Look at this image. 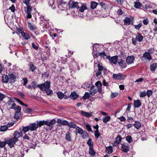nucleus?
I'll return each mask as SVG.
<instances>
[{
    "label": "nucleus",
    "mask_w": 157,
    "mask_h": 157,
    "mask_svg": "<svg viewBox=\"0 0 157 157\" xmlns=\"http://www.w3.org/2000/svg\"><path fill=\"white\" fill-rule=\"evenodd\" d=\"M99 48L98 45L97 44H94L93 46V52L92 53L94 58H96L100 56L104 58L108 59V56H107L105 52H99Z\"/></svg>",
    "instance_id": "f257e3e1"
},
{
    "label": "nucleus",
    "mask_w": 157,
    "mask_h": 157,
    "mask_svg": "<svg viewBox=\"0 0 157 157\" xmlns=\"http://www.w3.org/2000/svg\"><path fill=\"white\" fill-rule=\"evenodd\" d=\"M50 82L47 81L44 83L40 85H38L37 86L42 91H44L49 89L50 87Z\"/></svg>",
    "instance_id": "f03ea898"
},
{
    "label": "nucleus",
    "mask_w": 157,
    "mask_h": 157,
    "mask_svg": "<svg viewBox=\"0 0 157 157\" xmlns=\"http://www.w3.org/2000/svg\"><path fill=\"white\" fill-rule=\"evenodd\" d=\"M5 141L10 148L14 147L16 142L17 141L13 137L11 138H5Z\"/></svg>",
    "instance_id": "7ed1b4c3"
},
{
    "label": "nucleus",
    "mask_w": 157,
    "mask_h": 157,
    "mask_svg": "<svg viewBox=\"0 0 157 157\" xmlns=\"http://www.w3.org/2000/svg\"><path fill=\"white\" fill-rule=\"evenodd\" d=\"M68 6L71 9L79 8L78 3L72 0H70L68 2Z\"/></svg>",
    "instance_id": "20e7f679"
},
{
    "label": "nucleus",
    "mask_w": 157,
    "mask_h": 157,
    "mask_svg": "<svg viewBox=\"0 0 157 157\" xmlns=\"http://www.w3.org/2000/svg\"><path fill=\"white\" fill-rule=\"evenodd\" d=\"M56 123V121L55 119H52L50 121H45V125H47L48 126V129L51 130L53 127V125Z\"/></svg>",
    "instance_id": "39448f33"
},
{
    "label": "nucleus",
    "mask_w": 157,
    "mask_h": 157,
    "mask_svg": "<svg viewBox=\"0 0 157 157\" xmlns=\"http://www.w3.org/2000/svg\"><path fill=\"white\" fill-rule=\"evenodd\" d=\"M141 59L142 61H144L145 59L150 61L152 59V58L149 52H145L144 53L143 56Z\"/></svg>",
    "instance_id": "423d86ee"
},
{
    "label": "nucleus",
    "mask_w": 157,
    "mask_h": 157,
    "mask_svg": "<svg viewBox=\"0 0 157 157\" xmlns=\"http://www.w3.org/2000/svg\"><path fill=\"white\" fill-rule=\"evenodd\" d=\"M32 7L30 6H29L27 7L26 10H25V13L27 15L26 16V17L27 18H31L32 17V15L31 14V13L32 11Z\"/></svg>",
    "instance_id": "0eeeda50"
},
{
    "label": "nucleus",
    "mask_w": 157,
    "mask_h": 157,
    "mask_svg": "<svg viewBox=\"0 0 157 157\" xmlns=\"http://www.w3.org/2000/svg\"><path fill=\"white\" fill-rule=\"evenodd\" d=\"M13 138L17 141L18 139L22 136V133L21 131H16L13 134Z\"/></svg>",
    "instance_id": "6e6552de"
},
{
    "label": "nucleus",
    "mask_w": 157,
    "mask_h": 157,
    "mask_svg": "<svg viewBox=\"0 0 157 157\" xmlns=\"http://www.w3.org/2000/svg\"><path fill=\"white\" fill-rule=\"evenodd\" d=\"M121 150L124 152H127L129 150V147L128 145L125 144H122Z\"/></svg>",
    "instance_id": "1a4fd4ad"
},
{
    "label": "nucleus",
    "mask_w": 157,
    "mask_h": 157,
    "mask_svg": "<svg viewBox=\"0 0 157 157\" xmlns=\"http://www.w3.org/2000/svg\"><path fill=\"white\" fill-rule=\"evenodd\" d=\"M135 59V57L133 56H128L126 59L127 63L128 64H131L132 63Z\"/></svg>",
    "instance_id": "9d476101"
},
{
    "label": "nucleus",
    "mask_w": 157,
    "mask_h": 157,
    "mask_svg": "<svg viewBox=\"0 0 157 157\" xmlns=\"http://www.w3.org/2000/svg\"><path fill=\"white\" fill-rule=\"evenodd\" d=\"M57 123L59 124H58L57 126H61V124L67 125L68 124V122L67 121L59 119H58Z\"/></svg>",
    "instance_id": "9b49d317"
},
{
    "label": "nucleus",
    "mask_w": 157,
    "mask_h": 157,
    "mask_svg": "<svg viewBox=\"0 0 157 157\" xmlns=\"http://www.w3.org/2000/svg\"><path fill=\"white\" fill-rule=\"evenodd\" d=\"M9 81L10 82H13L16 80V77L13 73L9 74L8 75Z\"/></svg>",
    "instance_id": "f8f14e48"
},
{
    "label": "nucleus",
    "mask_w": 157,
    "mask_h": 157,
    "mask_svg": "<svg viewBox=\"0 0 157 157\" xmlns=\"http://www.w3.org/2000/svg\"><path fill=\"white\" fill-rule=\"evenodd\" d=\"M29 126L30 130L32 131L36 130L38 128V125L36 123L30 124Z\"/></svg>",
    "instance_id": "ddd939ff"
},
{
    "label": "nucleus",
    "mask_w": 157,
    "mask_h": 157,
    "mask_svg": "<svg viewBox=\"0 0 157 157\" xmlns=\"http://www.w3.org/2000/svg\"><path fill=\"white\" fill-rule=\"evenodd\" d=\"M108 59L111 63L114 64H116L117 61V57L116 56H113L111 58L109 56Z\"/></svg>",
    "instance_id": "4468645a"
},
{
    "label": "nucleus",
    "mask_w": 157,
    "mask_h": 157,
    "mask_svg": "<svg viewBox=\"0 0 157 157\" xmlns=\"http://www.w3.org/2000/svg\"><path fill=\"white\" fill-rule=\"evenodd\" d=\"M113 77L114 78L116 79H122L125 76L122 75L121 74H113Z\"/></svg>",
    "instance_id": "2eb2a0df"
},
{
    "label": "nucleus",
    "mask_w": 157,
    "mask_h": 157,
    "mask_svg": "<svg viewBox=\"0 0 157 157\" xmlns=\"http://www.w3.org/2000/svg\"><path fill=\"white\" fill-rule=\"evenodd\" d=\"M98 91L96 87L94 86H91L90 89V94L93 95Z\"/></svg>",
    "instance_id": "dca6fc26"
},
{
    "label": "nucleus",
    "mask_w": 157,
    "mask_h": 157,
    "mask_svg": "<svg viewBox=\"0 0 157 157\" xmlns=\"http://www.w3.org/2000/svg\"><path fill=\"white\" fill-rule=\"evenodd\" d=\"M95 85L97 86V87L98 88V90L99 91V93H101L102 92V90H101V86H102V84L101 83L99 82L98 81L97 82L95 83Z\"/></svg>",
    "instance_id": "f3484780"
},
{
    "label": "nucleus",
    "mask_w": 157,
    "mask_h": 157,
    "mask_svg": "<svg viewBox=\"0 0 157 157\" xmlns=\"http://www.w3.org/2000/svg\"><path fill=\"white\" fill-rule=\"evenodd\" d=\"M124 24L125 25H129L130 23L132 24L133 21L128 17H126L124 20Z\"/></svg>",
    "instance_id": "a211bd4d"
},
{
    "label": "nucleus",
    "mask_w": 157,
    "mask_h": 157,
    "mask_svg": "<svg viewBox=\"0 0 157 157\" xmlns=\"http://www.w3.org/2000/svg\"><path fill=\"white\" fill-rule=\"evenodd\" d=\"M144 37L141 35V34L138 33H137L136 35V39L139 42H141L143 41Z\"/></svg>",
    "instance_id": "6ab92c4d"
},
{
    "label": "nucleus",
    "mask_w": 157,
    "mask_h": 157,
    "mask_svg": "<svg viewBox=\"0 0 157 157\" xmlns=\"http://www.w3.org/2000/svg\"><path fill=\"white\" fill-rule=\"evenodd\" d=\"M78 97V95L75 92H71L70 95V98L71 99L73 100L76 99Z\"/></svg>",
    "instance_id": "aec40b11"
},
{
    "label": "nucleus",
    "mask_w": 157,
    "mask_h": 157,
    "mask_svg": "<svg viewBox=\"0 0 157 157\" xmlns=\"http://www.w3.org/2000/svg\"><path fill=\"white\" fill-rule=\"evenodd\" d=\"M65 139L68 142L71 141V133L69 132H67L66 134Z\"/></svg>",
    "instance_id": "412c9836"
},
{
    "label": "nucleus",
    "mask_w": 157,
    "mask_h": 157,
    "mask_svg": "<svg viewBox=\"0 0 157 157\" xmlns=\"http://www.w3.org/2000/svg\"><path fill=\"white\" fill-rule=\"evenodd\" d=\"M119 66L122 68H124L126 67L125 62L122 59H120L118 62Z\"/></svg>",
    "instance_id": "4be33fe9"
},
{
    "label": "nucleus",
    "mask_w": 157,
    "mask_h": 157,
    "mask_svg": "<svg viewBox=\"0 0 157 157\" xmlns=\"http://www.w3.org/2000/svg\"><path fill=\"white\" fill-rule=\"evenodd\" d=\"M27 25L29 28L31 30H34L36 28V26L33 24H31L28 22L27 23Z\"/></svg>",
    "instance_id": "5701e85b"
},
{
    "label": "nucleus",
    "mask_w": 157,
    "mask_h": 157,
    "mask_svg": "<svg viewBox=\"0 0 157 157\" xmlns=\"http://www.w3.org/2000/svg\"><path fill=\"white\" fill-rule=\"evenodd\" d=\"M134 105L135 107H139L141 106V102L139 100H134Z\"/></svg>",
    "instance_id": "b1692460"
},
{
    "label": "nucleus",
    "mask_w": 157,
    "mask_h": 157,
    "mask_svg": "<svg viewBox=\"0 0 157 157\" xmlns=\"http://www.w3.org/2000/svg\"><path fill=\"white\" fill-rule=\"evenodd\" d=\"M8 77L7 75H2V81L4 83H7L9 81Z\"/></svg>",
    "instance_id": "393cba45"
},
{
    "label": "nucleus",
    "mask_w": 157,
    "mask_h": 157,
    "mask_svg": "<svg viewBox=\"0 0 157 157\" xmlns=\"http://www.w3.org/2000/svg\"><path fill=\"white\" fill-rule=\"evenodd\" d=\"M122 139V138L121 136H118L116 138L114 145L116 146V144L119 143L121 141Z\"/></svg>",
    "instance_id": "a878e982"
},
{
    "label": "nucleus",
    "mask_w": 157,
    "mask_h": 157,
    "mask_svg": "<svg viewBox=\"0 0 157 157\" xmlns=\"http://www.w3.org/2000/svg\"><path fill=\"white\" fill-rule=\"evenodd\" d=\"M78 8H79V11L82 12H83L85 10L87 9V7L84 4H82L81 6H79Z\"/></svg>",
    "instance_id": "bb28decb"
},
{
    "label": "nucleus",
    "mask_w": 157,
    "mask_h": 157,
    "mask_svg": "<svg viewBox=\"0 0 157 157\" xmlns=\"http://www.w3.org/2000/svg\"><path fill=\"white\" fill-rule=\"evenodd\" d=\"M134 7L136 8H140L142 6V5L141 3L139 1L135 2H134Z\"/></svg>",
    "instance_id": "cd10ccee"
},
{
    "label": "nucleus",
    "mask_w": 157,
    "mask_h": 157,
    "mask_svg": "<svg viewBox=\"0 0 157 157\" xmlns=\"http://www.w3.org/2000/svg\"><path fill=\"white\" fill-rule=\"evenodd\" d=\"M67 126L73 128H76L77 127L75 123L72 122H70V123L68 122Z\"/></svg>",
    "instance_id": "c85d7f7f"
},
{
    "label": "nucleus",
    "mask_w": 157,
    "mask_h": 157,
    "mask_svg": "<svg viewBox=\"0 0 157 157\" xmlns=\"http://www.w3.org/2000/svg\"><path fill=\"white\" fill-rule=\"evenodd\" d=\"M81 113L82 115L87 117H89L92 115L91 113H88L82 110L81 111Z\"/></svg>",
    "instance_id": "c756f323"
},
{
    "label": "nucleus",
    "mask_w": 157,
    "mask_h": 157,
    "mask_svg": "<svg viewBox=\"0 0 157 157\" xmlns=\"http://www.w3.org/2000/svg\"><path fill=\"white\" fill-rule=\"evenodd\" d=\"M21 35L24 38L25 40H28L30 38L28 34L23 32H21Z\"/></svg>",
    "instance_id": "7c9ffc66"
},
{
    "label": "nucleus",
    "mask_w": 157,
    "mask_h": 157,
    "mask_svg": "<svg viewBox=\"0 0 157 157\" xmlns=\"http://www.w3.org/2000/svg\"><path fill=\"white\" fill-rule=\"evenodd\" d=\"M87 144L90 147V148H93L94 144V142L92 141L91 139L90 138L87 141Z\"/></svg>",
    "instance_id": "2f4dec72"
},
{
    "label": "nucleus",
    "mask_w": 157,
    "mask_h": 157,
    "mask_svg": "<svg viewBox=\"0 0 157 157\" xmlns=\"http://www.w3.org/2000/svg\"><path fill=\"white\" fill-rule=\"evenodd\" d=\"M75 129V132L76 133H79L80 134H82L83 133V131L81 128L79 127H77Z\"/></svg>",
    "instance_id": "473e14b6"
},
{
    "label": "nucleus",
    "mask_w": 157,
    "mask_h": 157,
    "mask_svg": "<svg viewBox=\"0 0 157 157\" xmlns=\"http://www.w3.org/2000/svg\"><path fill=\"white\" fill-rule=\"evenodd\" d=\"M133 125L137 129H139L141 127L140 123L137 121H136Z\"/></svg>",
    "instance_id": "72a5a7b5"
},
{
    "label": "nucleus",
    "mask_w": 157,
    "mask_h": 157,
    "mask_svg": "<svg viewBox=\"0 0 157 157\" xmlns=\"http://www.w3.org/2000/svg\"><path fill=\"white\" fill-rule=\"evenodd\" d=\"M29 67L30 70L32 72L34 71L36 69V67L32 63H30Z\"/></svg>",
    "instance_id": "f704fd0d"
},
{
    "label": "nucleus",
    "mask_w": 157,
    "mask_h": 157,
    "mask_svg": "<svg viewBox=\"0 0 157 157\" xmlns=\"http://www.w3.org/2000/svg\"><path fill=\"white\" fill-rule=\"evenodd\" d=\"M106 152L108 154H111L113 152L112 147L111 146L106 147Z\"/></svg>",
    "instance_id": "c9c22d12"
},
{
    "label": "nucleus",
    "mask_w": 157,
    "mask_h": 157,
    "mask_svg": "<svg viewBox=\"0 0 157 157\" xmlns=\"http://www.w3.org/2000/svg\"><path fill=\"white\" fill-rule=\"evenodd\" d=\"M31 135L30 134H25L23 137L24 140L25 141L29 140L30 139Z\"/></svg>",
    "instance_id": "e433bc0d"
},
{
    "label": "nucleus",
    "mask_w": 157,
    "mask_h": 157,
    "mask_svg": "<svg viewBox=\"0 0 157 157\" xmlns=\"http://www.w3.org/2000/svg\"><path fill=\"white\" fill-rule=\"evenodd\" d=\"M90 94L88 92H86L84 95L82 97V98L84 100H86L88 99L90 96Z\"/></svg>",
    "instance_id": "4c0bfd02"
},
{
    "label": "nucleus",
    "mask_w": 157,
    "mask_h": 157,
    "mask_svg": "<svg viewBox=\"0 0 157 157\" xmlns=\"http://www.w3.org/2000/svg\"><path fill=\"white\" fill-rule=\"evenodd\" d=\"M57 94L58 98L60 99H62L64 97V94L61 92H57Z\"/></svg>",
    "instance_id": "58836bf2"
},
{
    "label": "nucleus",
    "mask_w": 157,
    "mask_h": 157,
    "mask_svg": "<svg viewBox=\"0 0 157 157\" xmlns=\"http://www.w3.org/2000/svg\"><path fill=\"white\" fill-rule=\"evenodd\" d=\"M97 4V3L95 2H91V8L93 9H94L96 7Z\"/></svg>",
    "instance_id": "ea45409f"
},
{
    "label": "nucleus",
    "mask_w": 157,
    "mask_h": 157,
    "mask_svg": "<svg viewBox=\"0 0 157 157\" xmlns=\"http://www.w3.org/2000/svg\"><path fill=\"white\" fill-rule=\"evenodd\" d=\"M21 117V113L15 112V114L14 115V117L15 119H18L20 118Z\"/></svg>",
    "instance_id": "a19ab883"
},
{
    "label": "nucleus",
    "mask_w": 157,
    "mask_h": 157,
    "mask_svg": "<svg viewBox=\"0 0 157 157\" xmlns=\"http://www.w3.org/2000/svg\"><path fill=\"white\" fill-rule=\"evenodd\" d=\"M126 140L130 143L132 141V138L130 136H128L126 137Z\"/></svg>",
    "instance_id": "79ce46f5"
},
{
    "label": "nucleus",
    "mask_w": 157,
    "mask_h": 157,
    "mask_svg": "<svg viewBox=\"0 0 157 157\" xmlns=\"http://www.w3.org/2000/svg\"><path fill=\"white\" fill-rule=\"evenodd\" d=\"M157 67V66L156 63H153L151 64L150 66L151 70L153 71H155Z\"/></svg>",
    "instance_id": "37998d69"
},
{
    "label": "nucleus",
    "mask_w": 157,
    "mask_h": 157,
    "mask_svg": "<svg viewBox=\"0 0 157 157\" xmlns=\"http://www.w3.org/2000/svg\"><path fill=\"white\" fill-rule=\"evenodd\" d=\"M134 26L136 29L139 30L140 28L142 26V24L141 23H140L136 25H134Z\"/></svg>",
    "instance_id": "c03bdc74"
},
{
    "label": "nucleus",
    "mask_w": 157,
    "mask_h": 157,
    "mask_svg": "<svg viewBox=\"0 0 157 157\" xmlns=\"http://www.w3.org/2000/svg\"><path fill=\"white\" fill-rule=\"evenodd\" d=\"M111 119V117L109 116H108L105 117L103 119V121L105 123H106L107 122L109 121Z\"/></svg>",
    "instance_id": "a18cd8bd"
},
{
    "label": "nucleus",
    "mask_w": 157,
    "mask_h": 157,
    "mask_svg": "<svg viewBox=\"0 0 157 157\" xmlns=\"http://www.w3.org/2000/svg\"><path fill=\"white\" fill-rule=\"evenodd\" d=\"M45 121H40L39 122H37V125H38V127L39 126V127H41V126L44 124H45Z\"/></svg>",
    "instance_id": "49530a36"
},
{
    "label": "nucleus",
    "mask_w": 157,
    "mask_h": 157,
    "mask_svg": "<svg viewBox=\"0 0 157 157\" xmlns=\"http://www.w3.org/2000/svg\"><path fill=\"white\" fill-rule=\"evenodd\" d=\"M89 153L92 156H94L95 155V152L93 149V148H90Z\"/></svg>",
    "instance_id": "de8ad7c7"
},
{
    "label": "nucleus",
    "mask_w": 157,
    "mask_h": 157,
    "mask_svg": "<svg viewBox=\"0 0 157 157\" xmlns=\"http://www.w3.org/2000/svg\"><path fill=\"white\" fill-rule=\"evenodd\" d=\"M29 130H30V128L29 126H27L24 127L23 128L22 130L25 133L28 132Z\"/></svg>",
    "instance_id": "09e8293b"
},
{
    "label": "nucleus",
    "mask_w": 157,
    "mask_h": 157,
    "mask_svg": "<svg viewBox=\"0 0 157 157\" xmlns=\"http://www.w3.org/2000/svg\"><path fill=\"white\" fill-rule=\"evenodd\" d=\"M45 91H46V93L47 95H51L53 94L52 91L49 89Z\"/></svg>",
    "instance_id": "8fccbe9b"
},
{
    "label": "nucleus",
    "mask_w": 157,
    "mask_h": 157,
    "mask_svg": "<svg viewBox=\"0 0 157 157\" xmlns=\"http://www.w3.org/2000/svg\"><path fill=\"white\" fill-rule=\"evenodd\" d=\"M8 128V127L7 126H2L0 128V130L1 131H5Z\"/></svg>",
    "instance_id": "3c124183"
},
{
    "label": "nucleus",
    "mask_w": 157,
    "mask_h": 157,
    "mask_svg": "<svg viewBox=\"0 0 157 157\" xmlns=\"http://www.w3.org/2000/svg\"><path fill=\"white\" fill-rule=\"evenodd\" d=\"M6 144V143L5 141H0V147L1 148L4 147L5 146Z\"/></svg>",
    "instance_id": "603ef678"
},
{
    "label": "nucleus",
    "mask_w": 157,
    "mask_h": 157,
    "mask_svg": "<svg viewBox=\"0 0 157 157\" xmlns=\"http://www.w3.org/2000/svg\"><path fill=\"white\" fill-rule=\"evenodd\" d=\"M98 70L101 71H106V70L105 69L104 67L101 65L99 64L98 65Z\"/></svg>",
    "instance_id": "864d4df0"
},
{
    "label": "nucleus",
    "mask_w": 157,
    "mask_h": 157,
    "mask_svg": "<svg viewBox=\"0 0 157 157\" xmlns=\"http://www.w3.org/2000/svg\"><path fill=\"white\" fill-rule=\"evenodd\" d=\"M32 88H33V89H35L36 88L38 87L37 84L36 82H33L31 83Z\"/></svg>",
    "instance_id": "5fc2aeb1"
},
{
    "label": "nucleus",
    "mask_w": 157,
    "mask_h": 157,
    "mask_svg": "<svg viewBox=\"0 0 157 157\" xmlns=\"http://www.w3.org/2000/svg\"><path fill=\"white\" fill-rule=\"evenodd\" d=\"M14 102L13 99L12 98H10L9 101H8V105H11L13 104V103Z\"/></svg>",
    "instance_id": "6e6d98bb"
},
{
    "label": "nucleus",
    "mask_w": 157,
    "mask_h": 157,
    "mask_svg": "<svg viewBox=\"0 0 157 157\" xmlns=\"http://www.w3.org/2000/svg\"><path fill=\"white\" fill-rule=\"evenodd\" d=\"M100 133L98 131H95L94 132V135L96 138H98L100 136Z\"/></svg>",
    "instance_id": "4d7b16f0"
},
{
    "label": "nucleus",
    "mask_w": 157,
    "mask_h": 157,
    "mask_svg": "<svg viewBox=\"0 0 157 157\" xmlns=\"http://www.w3.org/2000/svg\"><path fill=\"white\" fill-rule=\"evenodd\" d=\"M63 4H61L58 6V8L60 9L61 10H64L66 9L65 7H63Z\"/></svg>",
    "instance_id": "13d9d810"
},
{
    "label": "nucleus",
    "mask_w": 157,
    "mask_h": 157,
    "mask_svg": "<svg viewBox=\"0 0 157 157\" xmlns=\"http://www.w3.org/2000/svg\"><path fill=\"white\" fill-rule=\"evenodd\" d=\"M152 91L151 90H149L147 91L146 94H147V96L149 97L152 94Z\"/></svg>",
    "instance_id": "bf43d9fd"
},
{
    "label": "nucleus",
    "mask_w": 157,
    "mask_h": 157,
    "mask_svg": "<svg viewBox=\"0 0 157 157\" xmlns=\"http://www.w3.org/2000/svg\"><path fill=\"white\" fill-rule=\"evenodd\" d=\"M118 94L117 93H112L111 94V97L112 98H113L117 96L118 95Z\"/></svg>",
    "instance_id": "052dcab7"
},
{
    "label": "nucleus",
    "mask_w": 157,
    "mask_h": 157,
    "mask_svg": "<svg viewBox=\"0 0 157 157\" xmlns=\"http://www.w3.org/2000/svg\"><path fill=\"white\" fill-rule=\"evenodd\" d=\"M81 135H82V136L83 138H86V137L88 136V134L86 132H83V133Z\"/></svg>",
    "instance_id": "680f3d73"
},
{
    "label": "nucleus",
    "mask_w": 157,
    "mask_h": 157,
    "mask_svg": "<svg viewBox=\"0 0 157 157\" xmlns=\"http://www.w3.org/2000/svg\"><path fill=\"white\" fill-rule=\"evenodd\" d=\"M29 0H23V2L25 4L28 6H29Z\"/></svg>",
    "instance_id": "e2e57ef3"
},
{
    "label": "nucleus",
    "mask_w": 157,
    "mask_h": 157,
    "mask_svg": "<svg viewBox=\"0 0 157 157\" xmlns=\"http://www.w3.org/2000/svg\"><path fill=\"white\" fill-rule=\"evenodd\" d=\"M143 23L145 25H147L148 23V21L147 18L144 19L143 20Z\"/></svg>",
    "instance_id": "0e129e2a"
},
{
    "label": "nucleus",
    "mask_w": 157,
    "mask_h": 157,
    "mask_svg": "<svg viewBox=\"0 0 157 157\" xmlns=\"http://www.w3.org/2000/svg\"><path fill=\"white\" fill-rule=\"evenodd\" d=\"M146 94L145 92H140V97H144L146 96Z\"/></svg>",
    "instance_id": "69168bd1"
},
{
    "label": "nucleus",
    "mask_w": 157,
    "mask_h": 157,
    "mask_svg": "<svg viewBox=\"0 0 157 157\" xmlns=\"http://www.w3.org/2000/svg\"><path fill=\"white\" fill-rule=\"evenodd\" d=\"M117 13L119 15H121L123 14V11L121 9H119L117 11Z\"/></svg>",
    "instance_id": "338daca9"
},
{
    "label": "nucleus",
    "mask_w": 157,
    "mask_h": 157,
    "mask_svg": "<svg viewBox=\"0 0 157 157\" xmlns=\"http://www.w3.org/2000/svg\"><path fill=\"white\" fill-rule=\"evenodd\" d=\"M9 9L12 12H14L15 10V8L14 6L13 5H12L10 8Z\"/></svg>",
    "instance_id": "774afa93"
}]
</instances>
